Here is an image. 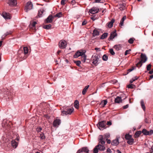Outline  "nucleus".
<instances>
[{
  "instance_id": "obj_13",
  "label": "nucleus",
  "mask_w": 153,
  "mask_h": 153,
  "mask_svg": "<svg viewBox=\"0 0 153 153\" xmlns=\"http://www.w3.org/2000/svg\"><path fill=\"white\" fill-rule=\"evenodd\" d=\"M84 53H85L84 52H82L79 51H78L74 55V58H77L80 56H82V55H83Z\"/></svg>"
},
{
  "instance_id": "obj_50",
  "label": "nucleus",
  "mask_w": 153,
  "mask_h": 153,
  "mask_svg": "<svg viewBox=\"0 0 153 153\" xmlns=\"http://www.w3.org/2000/svg\"><path fill=\"white\" fill-rule=\"evenodd\" d=\"M148 135H151L153 134V130H150L149 131H148Z\"/></svg>"
},
{
  "instance_id": "obj_62",
  "label": "nucleus",
  "mask_w": 153,
  "mask_h": 153,
  "mask_svg": "<svg viewBox=\"0 0 153 153\" xmlns=\"http://www.w3.org/2000/svg\"><path fill=\"white\" fill-rule=\"evenodd\" d=\"M117 82V81L116 80H114L112 81V83L114 84L116 83Z\"/></svg>"
},
{
  "instance_id": "obj_37",
  "label": "nucleus",
  "mask_w": 153,
  "mask_h": 153,
  "mask_svg": "<svg viewBox=\"0 0 153 153\" xmlns=\"http://www.w3.org/2000/svg\"><path fill=\"white\" fill-rule=\"evenodd\" d=\"M23 50L24 51V53L25 54H26L28 53V49L27 47H24L23 48Z\"/></svg>"
},
{
  "instance_id": "obj_38",
  "label": "nucleus",
  "mask_w": 153,
  "mask_h": 153,
  "mask_svg": "<svg viewBox=\"0 0 153 153\" xmlns=\"http://www.w3.org/2000/svg\"><path fill=\"white\" fill-rule=\"evenodd\" d=\"M69 0H62L61 4L62 5H64Z\"/></svg>"
},
{
  "instance_id": "obj_8",
  "label": "nucleus",
  "mask_w": 153,
  "mask_h": 153,
  "mask_svg": "<svg viewBox=\"0 0 153 153\" xmlns=\"http://www.w3.org/2000/svg\"><path fill=\"white\" fill-rule=\"evenodd\" d=\"M33 5L31 2H28L27 3L25 7V10L26 12H27L28 10L32 9Z\"/></svg>"
},
{
  "instance_id": "obj_52",
  "label": "nucleus",
  "mask_w": 153,
  "mask_h": 153,
  "mask_svg": "<svg viewBox=\"0 0 153 153\" xmlns=\"http://www.w3.org/2000/svg\"><path fill=\"white\" fill-rule=\"evenodd\" d=\"M126 19V16H124L121 19V21L122 22H124V20Z\"/></svg>"
},
{
  "instance_id": "obj_4",
  "label": "nucleus",
  "mask_w": 153,
  "mask_h": 153,
  "mask_svg": "<svg viewBox=\"0 0 153 153\" xmlns=\"http://www.w3.org/2000/svg\"><path fill=\"white\" fill-rule=\"evenodd\" d=\"M74 109L73 108L68 109L67 110H63L62 111V115H71L73 112Z\"/></svg>"
},
{
  "instance_id": "obj_19",
  "label": "nucleus",
  "mask_w": 153,
  "mask_h": 153,
  "mask_svg": "<svg viewBox=\"0 0 153 153\" xmlns=\"http://www.w3.org/2000/svg\"><path fill=\"white\" fill-rule=\"evenodd\" d=\"M103 145L99 144L97 145L99 150L101 151H103L105 149V147L103 146Z\"/></svg>"
},
{
  "instance_id": "obj_43",
  "label": "nucleus",
  "mask_w": 153,
  "mask_h": 153,
  "mask_svg": "<svg viewBox=\"0 0 153 153\" xmlns=\"http://www.w3.org/2000/svg\"><path fill=\"white\" fill-rule=\"evenodd\" d=\"M74 63H76V65L78 66H79L80 65L81 63V62L80 61H75L74 62Z\"/></svg>"
},
{
  "instance_id": "obj_3",
  "label": "nucleus",
  "mask_w": 153,
  "mask_h": 153,
  "mask_svg": "<svg viewBox=\"0 0 153 153\" xmlns=\"http://www.w3.org/2000/svg\"><path fill=\"white\" fill-rule=\"evenodd\" d=\"M100 56L97 54H94L91 58V61L92 63L94 65L96 66L99 63L98 62L99 61Z\"/></svg>"
},
{
  "instance_id": "obj_2",
  "label": "nucleus",
  "mask_w": 153,
  "mask_h": 153,
  "mask_svg": "<svg viewBox=\"0 0 153 153\" xmlns=\"http://www.w3.org/2000/svg\"><path fill=\"white\" fill-rule=\"evenodd\" d=\"M141 60L136 64V66L139 68L142 65V63H145L147 60V57L145 54L142 53L140 55Z\"/></svg>"
},
{
  "instance_id": "obj_36",
  "label": "nucleus",
  "mask_w": 153,
  "mask_h": 153,
  "mask_svg": "<svg viewBox=\"0 0 153 153\" xmlns=\"http://www.w3.org/2000/svg\"><path fill=\"white\" fill-rule=\"evenodd\" d=\"M62 14L61 12H59V13L56 14L54 16V17H57L58 18H60L62 16Z\"/></svg>"
},
{
  "instance_id": "obj_26",
  "label": "nucleus",
  "mask_w": 153,
  "mask_h": 153,
  "mask_svg": "<svg viewBox=\"0 0 153 153\" xmlns=\"http://www.w3.org/2000/svg\"><path fill=\"white\" fill-rule=\"evenodd\" d=\"M79 102L77 100H75L74 102V106L75 108L78 109L79 107Z\"/></svg>"
},
{
  "instance_id": "obj_11",
  "label": "nucleus",
  "mask_w": 153,
  "mask_h": 153,
  "mask_svg": "<svg viewBox=\"0 0 153 153\" xmlns=\"http://www.w3.org/2000/svg\"><path fill=\"white\" fill-rule=\"evenodd\" d=\"M2 16L6 20L10 19L11 18L10 14L8 13L3 12L2 13Z\"/></svg>"
},
{
  "instance_id": "obj_39",
  "label": "nucleus",
  "mask_w": 153,
  "mask_h": 153,
  "mask_svg": "<svg viewBox=\"0 0 153 153\" xmlns=\"http://www.w3.org/2000/svg\"><path fill=\"white\" fill-rule=\"evenodd\" d=\"M51 27V24H49V25H46L44 26V28L46 29H50Z\"/></svg>"
},
{
  "instance_id": "obj_29",
  "label": "nucleus",
  "mask_w": 153,
  "mask_h": 153,
  "mask_svg": "<svg viewBox=\"0 0 153 153\" xmlns=\"http://www.w3.org/2000/svg\"><path fill=\"white\" fill-rule=\"evenodd\" d=\"M134 139L131 138V139H130L128 140V141H127V143L129 145H132L133 144V143H134Z\"/></svg>"
},
{
  "instance_id": "obj_45",
  "label": "nucleus",
  "mask_w": 153,
  "mask_h": 153,
  "mask_svg": "<svg viewBox=\"0 0 153 153\" xmlns=\"http://www.w3.org/2000/svg\"><path fill=\"white\" fill-rule=\"evenodd\" d=\"M39 137L42 139H44L45 138V136L43 134H40Z\"/></svg>"
},
{
  "instance_id": "obj_56",
  "label": "nucleus",
  "mask_w": 153,
  "mask_h": 153,
  "mask_svg": "<svg viewBox=\"0 0 153 153\" xmlns=\"http://www.w3.org/2000/svg\"><path fill=\"white\" fill-rule=\"evenodd\" d=\"M128 88H133V87L132 86V84H130L128 85Z\"/></svg>"
},
{
  "instance_id": "obj_58",
  "label": "nucleus",
  "mask_w": 153,
  "mask_h": 153,
  "mask_svg": "<svg viewBox=\"0 0 153 153\" xmlns=\"http://www.w3.org/2000/svg\"><path fill=\"white\" fill-rule=\"evenodd\" d=\"M107 124L108 125L110 126L112 124L111 122L110 121H108L107 123Z\"/></svg>"
},
{
  "instance_id": "obj_57",
  "label": "nucleus",
  "mask_w": 153,
  "mask_h": 153,
  "mask_svg": "<svg viewBox=\"0 0 153 153\" xmlns=\"http://www.w3.org/2000/svg\"><path fill=\"white\" fill-rule=\"evenodd\" d=\"M123 22H122V21H120L119 25L120 27H121L122 26H123Z\"/></svg>"
},
{
  "instance_id": "obj_5",
  "label": "nucleus",
  "mask_w": 153,
  "mask_h": 153,
  "mask_svg": "<svg viewBox=\"0 0 153 153\" xmlns=\"http://www.w3.org/2000/svg\"><path fill=\"white\" fill-rule=\"evenodd\" d=\"M106 122L105 121H102L99 122L97 125V127L100 130H102L106 128Z\"/></svg>"
},
{
  "instance_id": "obj_30",
  "label": "nucleus",
  "mask_w": 153,
  "mask_h": 153,
  "mask_svg": "<svg viewBox=\"0 0 153 153\" xmlns=\"http://www.w3.org/2000/svg\"><path fill=\"white\" fill-rule=\"evenodd\" d=\"M107 35L108 33H105L103 34L101 36L100 39H104L107 36Z\"/></svg>"
},
{
  "instance_id": "obj_9",
  "label": "nucleus",
  "mask_w": 153,
  "mask_h": 153,
  "mask_svg": "<svg viewBox=\"0 0 153 153\" xmlns=\"http://www.w3.org/2000/svg\"><path fill=\"white\" fill-rule=\"evenodd\" d=\"M89 150L87 147H84L82 149H79L76 153H88Z\"/></svg>"
},
{
  "instance_id": "obj_33",
  "label": "nucleus",
  "mask_w": 153,
  "mask_h": 153,
  "mask_svg": "<svg viewBox=\"0 0 153 153\" xmlns=\"http://www.w3.org/2000/svg\"><path fill=\"white\" fill-rule=\"evenodd\" d=\"M107 103V101L106 100H102L100 103V104H103V107H104Z\"/></svg>"
},
{
  "instance_id": "obj_53",
  "label": "nucleus",
  "mask_w": 153,
  "mask_h": 153,
  "mask_svg": "<svg viewBox=\"0 0 153 153\" xmlns=\"http://www.w3.org/2000/svg\"><path fill=\"white\" fill-rule=\"evenodd\" d=\"M87 22L85 20H84L82 22V25L83 26L87 24Z\"/></svg>"
},
{
  "instance_id": "obj_23",
  "label": "nucleus",
  "mask_w": 153,
  "mask_h": 153,
  "mask_svg": "<svg viewBox=\"0 0 153 153\" xmlns=\"http://www.w3.org/2000/svg\"><path fill=\"white\" fill-rule=\"evenodd\" d=\"M86 57H87V56L84 53L83 54V55H82L81 56V59L82 62L84 63L85 62L86 60Z\"/></svg>"
},
{
  "instance_id": "obj_6",
  "label": "nucleus",
  "mask_w": 153,
  "mask_h": 153,
  "mask_svg": "<svg viewBox=\"0 0 153 153\" xmlns=\"http://www.w3.org/2000/svg\"><path fill=\"white\" fill-rule=\"evenodd\" d=\"M61 123V120L58 118L54 120L53 123V126L56 128H57L60 125Z\"/></svg>"
},
{
  "instance_id": "obj_14",
  "label": "nucleus",
  "mask_w": 153,
  "mask_h": 153,
  "mask_svg": "<svg viewBox=\"0 0 153 153\" xmlns=\"http://www.w3.org/2000/svg\"><path fill=\"white\" fill-rule=\"evenodd\" d=\"M115 21V20L114 19H112L111 22L107 23V24L108 27L109 28H111L113 26V24Z\"/></svg>"
},
{
  "instance_id": "obj_42",
  "label": "nucleus",
  "mask_w": 153,
  "mask_h": 153,
  "mask_svg": "<svg viewBox=\"0 0 153 153\" xmlns=\"http://www.w3.org/2000/svg\"><path fill=\"white\" fill-rule=\"evenodd\" d=\"M138 78L137 77H136L134 78H133L131 79L130 81V82L131 83H132L133 82L135 81Z\"/></svg>"
},
{
  "instance_id": "obj_24",
  "label": "nucleus",
  "mask_w": 153,
  "mask_h": 153,
  "mask_svg": "<svg viewBox=\"0 0 153 153\" xmlns=\"http://www.w3.org/2000/svg\"><path fill=\"white\" fill-rule=\"evenodd\" d=\"M99 35V32L97 30L95 29L94 30L93 33V36L94 37Z\"/></svg>"
},
{
  "instance_id": "obj_31",
  "label": "nucleus",
  "mask_w": 153,
  "mask_h": 153,
  "mask_svg": "<svg viewBox=\"0 0 153 153\" xmlns=\"http://www.w3.org/2000/svg\"><path fill=\"white\" fill-rule=\"evenodd\" d=\"M125 137L126 140H128L132 138V136L129 134H126L125 136Z\"/></svg>"
},
{
  "instance_id": "obj_59",
  "label": "nucleus",
  "mask_w": 153,
  "mask_h": 153,
  "mask_svg": "<svg viewBox=\"0 0 153 153\" xmlns=\"http://www.w3.org/2000/svg\"><path fill=\"white\" fill-rule=\"evenodd\" d=\"M4 122L2 123V126L3 127H6V126H7V124H4Z\"/></svg>"
},
{
  "instance_id": "obj_35",
  "label": "nucleus",
  "mask_w": 153,
  "mask_h": 153,
  "mask_svg": "<svg viewBox=\"0 0 153 153\" xmlns=\"http://www.w3.org/2000/svg\"><path fill=\"white\" fill-rule=\"evenodd\" d=\"M99 149L98 146H97V145L94 148L93 150L94 153H98V152Z\"/></svg>"
},
{
  "instance_id": "obj_28",
  "label": "nucleus",
  "mask_w": 153,
  "mask_h": 153,
  "mask_svg": "<svg viewBox=\"0 0 153 153\" xmlns=\"http://www.w3.org/2000/svg\"><path fill=\"white\" fill-rule=\"evenodd\" d=\"M142 132L140 131H138L136 132L134 135L135 138L138 137L139 135L141 134Z\"/></svg>"
},
{
  "instance_id": "obj_25",
  "label": "nucleus",
  "mask_w": 153,
  "mask_h": 153,
  "mask_svg": "<svg viewBox=\"0 0 153 153\" xmlns=\"http://www.w3.org/2000/svg\"><path fill=\"white\" fill-rule=\"evenodd\" d=\"M114 48L117 51H118L121 49V48H122V46L121 45L119 44V45H115L114 46Z\"/></svg>"
},
{
  "instance_id": "obj_64",
  "label": "nucleus",
  "mask_w": 153,
  "mask_h": 153,
  "mask_svg": "<svg viewBox=\"0 0 153 153\" xmlns=\"http://www.w3.org/2000/svg\"><path fill=\"white\" fill-rule=\"evenodd\" d=\"M117 152L118 153H122L119 150H117Z\"/></svg>"
},
{
  "instance_id": "obj_22",
  "label": "nucleus",
  "mask_w": 153,
  "mask_h": 153,
  "mask_svg": "<svg viewBox=\"0 0 153 153\" xmlns=\"http://www.w3.org/2000/svg\"><path fill=\"white\" fill-rule=\"evenodd\" d=\"M89 85H87L82 90V93L83 95H85L86 94V93L87 92V90L89 88Z\"/></svg>"
},
{
  "instance_id": "obj_40",
  "label": "nucleus",
  "mask_w": 153,
  "mask_h": 153,
  "mask_svg": "<svg viewBox=\"0 0 153 153\" xmlns=\"http://www.w3.org/2000/svg\"><path fill=\"white\" fill-rule=\"evenodd\" d=\"M108 59V57L107 55L105 54H104L102 56V59L104 61H106Z\"/></svg>"
},
{
  "instance_id": "obj_18",
  "label": "nucleus",
  "mask_w": 153,
  "mask_h": 153,
  "mask_svg": "<svg viewBox=\"0 0 153 153\" xmlns=\"http://www.w3.org/2000/svg\"><path fill=\"white\" fill-rule=\"evenodd\" d=\"M119 143L118 139H117L113 140L111 143V144L112 145L116 146Z\"/></svg>"
},
{
  "instance_id": "obj_7",
  "label": "nucleus",
  "mask_w": 153,
  "mask_h": 153,
  "mask_svg": "<svg viewBox=\"0 0 153 153\" xmlns=\"http://www.w3.org/2000/svg\"><path fill=\"white\" fill-rule=\"evenodd\" d=\"M67 42L65 40H61L59 43V47L61 49L65 48L67 46Z\"/></svg>"
},
{
  "instance_id": "obj_49",
  "label": "nucleus",
  "mask_w": 153,
  "mask_h": 153,
  "mask_svg": "<svg viewBox=\"0 0 153 153\" xmlns=\"http://www.w3.org/2000/svg\"><path fill=\"white\" fill-rule=\"evenodd\" d=\"M104 2L103 0H95V2L96 3H103Z\"/></svg>"
},
{
  "instance_id": "obj_46",
  "label": "nucleus",
  "mask_w": 153,
  "mask_h": 153,
  "mask_svg": "<svg viewBox=\"0 0 153 153\" xmlns=\"http://www.w3.org/2000/svg\"><path fill=\"white\" fill-rule=\"evenodd\" d=\"M36 130L38 132H39L42 130V128L40 127H38L36 128Z\"/></svg>"
},
{
  "instance_id": "obj_15",
  "label": "nucleus",
  "mask_w": 153,
  "mask_h": 153,
  "mask_svg": "<svg viewBox=\"0 0 153 153\" xmlns=\"http://www.w3.org/2000/svg\"><path fill=\"white\" fill-rule=\"evenodd\" d=\"M122 100L121 97H117L115 99L114 102L116 103H119L122 102Z\"/></svg>"
},
{
  "instance_id": "obj_54",
  "label": "nucleus",
  "mask_w": 153,
  "mask_h": 153,
  "mask_svg": "<svg viewBox=\"0 0 153 153\" xmlns=\"http://www.w3.org/2000/svg\"><path fill=\"white\" fill-rule=\"evenodd\" d=\"M36 22H33L32 24V26L33 27H34L36 25Z\"/></svg>"
},
{
  "instance_id": "obj_47",
  "label": "nucleus",
  "mask_w": 153,
  "mask_h": 153,
  "mask_svg": "<svg viewBox=\"0 0 153 153\" xmlns=\"http://www.w3.org/2000/svg\"><path fill=\"white\" fill-rule=\"evenodd\" d=\"M131 51V50L129 49L128 50H127L125 52V55L126 56L129 53V52Z\"/></svg>"
},
{
  "instance_id": "obj_10",
  "label": "nucleus",
  "mask_w": 153,
  "mask_h": 153,
  "mask_svg": "<svg viewBox=\"0 0 153 153\" xmlns=\"http://www.w3.org/2000/svg\"><path fill=\"white\" fill-rule=\"evenodd\" d=\"M99 9L97 7H93L89 10V12L92 14L98 12Z\"/></svg>"
},
{
  "instance_id": "obj_60",
  "label": "nucleus",
  "mask_w": 153,
  "mask_h": 153,
  "mask_svg": "<svg viewBox=\"0 0 153 153\" xmlns=\"http://www.w3.org/2000/svg\"><path fill=\"white\" fill-rule=\"evenodd\" d=\"M107 152H108L111 153L112 152L111 149L109 148L107 150Z\"/></svg>"
},
{
  "instance_id": "obj_16",
  "label": "nucleus",
  "mask_w": 153,
  "mask_h": 153,
  "mask_svg": "<svg viewBox=\"0 0 153 153\" xmlns=\"http://www.w3.org/2000/svg\"><path fill=\"white\" fill-rule=\"evenodd\" d=\"M53 17L52 15L49 16L46 19V21L47 23H51L52 22Z\"/></svg>"
},
{
  "instance_id": "obj_34",
  "label": "nucleus",
  "mask_w": 153,
  "mask_h": 153,
  "mask_svg": "<svg viewBox=\"0 0 153 153\" xmlns=\"http://www.w3.org/2000/svg\"><path fill=\"white\" fill-rule=\"evenodd\" d=\"M43 13V9H41L39 11L38 13V16L39 17H42V14Z\"/></svg>"
},
{
  "instance_id": "obj_61",
  "label": "nucleus",
  "mask_w": 153,
  "mask_h": 153,
  "mask_svg": "<svg viewBox=\"0 0 153 153\" xmlns=\"http://www.w3.org/2000/svg\"><path fill=\"white\" fill-rule=\"evenodd\" d=\"M107 141V142L108 144H110L111 143V140H105V141Z\"/></svg>"
},
{
  "instance_id": "obj_32",
  "label": "nucleus",
  "mask_w": 153,
  "mask_h": 153,
  "mask_svg": "<svg viewBox=\"0 0 153 153\" xmlns=\"http://www.w3.org/2000/svg\"><path fill=\"white\" fill-rule=\"evenodd\" d=\"M142 132L143 134L145 135H148V131L145 129H143Z\"/></svg>"
},
{
  "instance_id": "obj_20",
  "label": "nucleus",
  "mask_w": 153,
  "mask_h": 153,
  "mask_svg": "<svg viewBox=\"0 0 153 153\" xmlns=\"http://www.w3.org/2000/svg\"><path fill=\"white\" fill-rule=\"evenodd\" d=\"M12 32L11 31H9L6 32L4 35L1 37L2 39H3L5 38V37L7 35L11 34Z\"/></svg>"
},
{
  "instance_id": "obj_17",
  "label": "nucleus",
  "mask_w": 153,
  "mask_h": 153,
  "mask_svg": "<svg viewBox=\"0 0 153 153\" xmlns=\"http://www.w3.org/2000/svg\"><path fill=\"white\" fill-rule=\"evenodd\" d=\"M116 36L117 33L115 32L111 33L110 36L109 37V40H112Z\"/></svg>"
},
{
  "instance_id": "obj_27",
  "label": "nucleus",
  "mask_w": 153,
  "mask_h": 153,
  "mask_svg": "<svg viewBox=\"0 0 153 153\" xmlns=\"http://www.w3.org/2000/svg\"><path fill=\"white\" fill-rule=\"evenodd\" d=\"M141 105L143 110L145 111L146 109V107L144 104V102L143 100H141L140 101Z\"/></svg>"
},
{
  "instance_id": "obj_12",
  "label": "nucleus",
  "mask_w": 153,
  "mask_h": 153,
  "mask_svg": "<svg viewBox=\"0 0 153 153\" xmlns=\"http://www.w3.org/2000/svg\"><path fill=\"white\" fill-rule=\"evenodd\" d=\"M8 4L10 6H16L17 2L16 0H8Z\"/></svg>"
},
{
  "instance_id": "obj_55",
  "label": "nucleus",
  "mask_w": 153,
  "mask_h": 153,
  "mask_svg": "<svg viewBox=\"0 0 153 153\" xmlns=\"http://www.w3.org/2000/svg\"><path fill=\"white\" fill-rule=\"evenodd\" d=\"M128 107V105L127 104L123 106V108L124 109H126Z\"/></svg>"
},
{
  "instance_id": "obj_51",
  "label": "nucleus",
  "mask_w": 153,
  "mask_h": 153,
  "mask_svg": "<svg viewBox=\"0 0 153 153\" xmlns=\"http://www.w3.org/2000/svg\"><path fill=\"white\" fill-rule=\"evenodd\" d=\"M151 64H150L148 65L147 67V70L148 71H149V70H150L151 68Z\"/></svg>"
},
{
  "instance_id": "obj_44",
  "label": "nucleus",
  "mask_w": 153,
  "mask_h": 153,
  "mask_svg": "<svg viewBox=\"0 0 153 153\" xmlns=\"http://www.w3.org/2000/svg\"><path fill=\"white\" fill-rule=\"evenodd\" d=\"M109 52L112 55H114L115 54V53L113 49L111 48L110 49Z\"/></svg>"
},
{
  "instance_id": "obj_41",
  "label": "nucleus",
  "mask_w": 153,
  "mask_h": 153,
  "mask_svg": "<svg viewBox=\"0 0 153 153\" xmlns=\"http://www.w3.org/2000/svg\"><path fill=\"white\" fill-rule=\"evenodd\" d=\"M135 68V67H134V66H133L131 68L128 69V71H127V74H128V73L129 72L131 71H132Z\"/></svg>"
},
{
  "instance_id": "obj_1",
  "label": "nucleus",
  "mask_w": 153,
  "mask_h": 153,
  "mask_svg": "<svg viewBox=\"0 0 153 153\" xmlns=\"http://www.w3.org/2000/svg\"><path fill=\"white\" fill-rule=\"evenodd\" d=\"M110 135L109 133L105 134L104 136L100 135L99 136L98 141L102 145L105 144V140H107L110 137Z\"/></svg>"
},
{
  "instance_id": "obj_63",
  "label": "nucleus",
  "mask_w": 153,
  "mask_h": 153,
  "mask_svg": "<svg viewBox=\"0 0 153 153\" xmlns=\"http://www.w3.org/2000/svg\"><path fill=\"white\" fill-rule=\"evenodd\" d=\"M149 73L150 74H152L153 73V70H151L149 72Z\"/></svg>"
},
{
  "instance_id": "obj_21",
  "label": "nucleus",
  "mask_w": 153,
  "mask_h": 153,
  "mask_svg": "<svg viewBox=\"0 0 153 153\" xmlns=\"http://www.w3.org/2000/svg\"><path fill=\"white\" fill-rule=\"evenodd\" d=\"M11 144L12 146L14 148H16L18 146V143L14 140H13L11 141Z\"/></svg>"
},
{
  "instance_id": "obj_48",
  "label": "nucleus",
  "mask_w": 153,
  "mask_h": 153,
  "mask_svg": "<svg viewBox=\"0 0 153 153\" xmlns=\"http://www.w3.org/2000/svg\"><path fill=\"white\" fill-rule=\"evenodd\" d=\"M128 42L130 44H132L134 42V40L132 38H131L128 40Z\"/></svg>"
}]
</instances>
